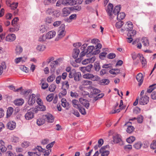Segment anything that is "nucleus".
<instances>
[{"mask_svg": "<svg viewBox=\"0 0 156 156\" xmlns=\"http://www.w3.org/2000/svg\"><path fill=\"white\" fill-rule=\"evenodd\" d=\"M18 5V3H12L11 4H10V7L12 9H15L17 7Z\"/></svg>", "mask_w": 156, "mask_h": 156, "instance_id": "obj_55", "label": "nucleus"}, {"mask_svg": "<svg viewBox=\"0 0 156 156\" xmlns=\"http://www.w3.org/2000/svg\"><path fill=\"white\" fill-rule=\"evenodd\" d=\"M47 39H50L54 37L56 35V32L51 30L48 32L46 34Z\"/></svg>", "mask_w": 156, "mask_h": 156, "instance_id": "obj_14", "label": "nucleus"}, {"mask_svg": "<svg viewBox=\"0 0 156 156\" xmlns=\"http://www.w3.org/2000/svg\"><path fill=\"white\" fill-rule=\"evenodd\" d=\"M113 142L115 143H119L120 145H123V142L121 139V136L119 135H116L113 137Z\"/></svg>", "mask_w": 156, "mask_h": 156, "instance_id": "obj_6", "label": "nucleus"}, {"mask_svg": "<svg viewBox=\"0 0 156 156\" xmlns=\"http://www.w3.org/2000/svg\"><path fill=\"white\" fill-rule=\"evenodd\" d=\"M137 56H139L140 58L141 62L142 67H144L147 64V62L146 59L144 58L142 55L138 54Z\"/></svg>", "mask_w": 156, "mask_h": 156, "instance_id": "obj_21", "label": "nucleus"}, {"mask_svg": "<svg viewBox=\"0 0 156 156\" xmlns=\"http://www.w3.org/2000/svg\"><path fill=\"white\" fill-rule=\"evenodd\" d=\"M16 36L14 34H8L6 37L5 40L6 41L12 42L16 39Z\"/></svg>", "mask_w": 156, "mask_h": 156, "instance_id": "obj_12", "label": "nucleus"}, {"mask_svg": "<svg viewBox=\"0 0 156 156\" xmlns=\"http://www.w3.org/2000/svg\"><path fill=\"white\" fill-rule=\"evenodd\" d=\"M94 70L96 71H98L101 69V66L100 63L98 62H96L94 64Z\"/></svg>", "mask_w": 156, "mask_h": 156, "instance_id": "obj_43", "label": "nucleus"}, {"mask_svg": "<svg viewBox=\"0 0 156 156\" xmlns=\"http://www.w3.org/2000/svg\"><path fill=\"white\" fill-rule=\"evenodd\" d=\"M46 48V47L45 45L43 44H40L38 45L36 48V49L41 51H42L45 50Z\"/></svg>", "mask_w": 156, "mask_h": 156, "instance_id": "obj_36", "label": "nucleus"}, {"mask_svg": "<svg viewBox=\"0 0 156 156\" xmlns=\"http://www.w3.org/2000/svg\"><path fill=\"white\" fill-rule=\"evenodd\" d=\"M142 146V143L140 141H138L135 143L133 145V147L136 149H140Z\"/></svg>", "mask_w": 156, "mask_h": 156, "instance_id": "obj_34", "label": "nucleus"}, {"mask_svg": "<svg viewBox=\"0 0 156 156\" xmlns=\"http://www.w3.org/2000/svg\"><path fill=\"white\" fill-rule=\"evenodd\" d=\"M33 151H39L41 153V152H43L44 150L40 146H37L36 148L33 150Z\"/></svg>", "mask_w": 156, "mask_h": 156, "instance_id": "obj_57", "label": "nucleus"}, {"mask_svg": "<svg viewBox=\"0 0 156 156\" xmlns=\"http://www.w3.org/2000/svg\"><path fill=\"white\" fill-rule=\"evenodd\" d=\"M125 27L126 31L131 30L133 29V25L131 22L128 21L126 22Z\"/></svg>", "mask_w": 156, "mask_h": 156, "instance_id": "obj_15", "label": "nucleus"}, {"mask_svg": "<svg viewBox=\"0 0 156 156\" xmlns=\"http://www.w3.org/2000/svg\"><path fill=\"white\" fill-rule=\"evenodd\" d=\"M145 95L141 97L139 100V103L142 105H144L147 104L149 101V98L147 96L146 93Z\"/></svg>", "mask_w": 156, "mask_h": 156, "instance_id": "obj_5", "label": "nucleus"}, {"mask_svg": "<svg viewBox=\"0 0 156 156\" xmlns=\"http://www.w3.org/2000/svg\"><path fill=\"white\" fill-rule=\"evenodd\" d=\"M150 147L151 148L153 149H156V141L153 140V142L151 144Z\"/></svg>", "mask_w": 156, "mask_h": 156, "instance_id": "obj_63", "label": "nucleus"}, {"mask_svg": "<svg viewBox=\"0 0 156 156\" xmlns=\"http://www.w3.org/2000/svg\"><path fill=\"white\" fill-rule=\"evenodd\" d=\"M49 28L45 25H42L40 27V30L42 33L46 32L49 30Z\"/></svg>", "mask_w": 156, "mask_h": 156, "instance_id": "obj_31", "label": "nucleus"}, {"mask_svg": "<svg viewBox=\"0 0 156 156\" xmlns=\"http://www.w3.org/2000/svg\"><path fill=\"white\" fill-rule=\"evenodd\" d=\"M11 141L14 143H17L19 141V138L17 137L13 136L12 137Z\"/></svg>", "mask_w": 156, "mask_h": 156, "instance_id": "obj_61", "label": "nucleus"}, {"mask_svg": "<svg viewBox=\"0 0 156 156\" xmlns=\"http://www.w3.org/2000/svg\"><path fill=\"white\" fill-rule=\"evenodd\" d=\"M72 103L73 106L76 108H77L78 107H80L81 105L80 104H78V101L76 100H72Z\"/></svg>", "mask_w": 156, "mask_h": 156, "instance_id": "obj_44", "label": "nucleus"}, {"mask_svg": "<svg viewBox=\"0 0 156 156\" xmlns=\"http://www.w3.org/2000/svg\"><path fill=\"white\" fill-rule=\"evenodd\" d=\"M124 24L123 22L122 21H119L117 22L115 24L116 27L118 29L120 28Z\"/></svg>", "mask_w": 156, "mask_h": 156, "instance_id": "obj_49", "label": "nucleus"}, {"mask_svg": "<svg viewBox=\"0 0 156 156\" xmlns=\"http://www.w3.org/2000/svg\"><path fill=\"white\" fill-rule=\"evenodd\" d=\"M76 2L74 0H62V4L64 5H73L76 4Z\"/></svg>", "mask_w": 156, "mask_h": 156, "instance_id": "obj_7", "label": "nucleus"}, {"mask_svg": "<svg viewBox=\"0 0 156 156\" xmlns=\"http://www.w3.org/2000/svg\"><path fill=\"white\" fill-rule=\"evenodd\" d=\"M100 90L97 88H93L92 91H91V92L93 94H96L100 93Z\"/></svg>", "mask_w": 156, "mask_h": 156, "instance_id": "obj_62", "label": "nucleus"}, {"mask_svg": "<svg viewBox=\"0 0 156 156\" xmlns=\"http://www.w3.org/2000/svg\"><path fill=\"white\" fill-rule=\"evenodd\" d=\"M35 97L36 95L34 94H32L30 96L28 102L29 105H31L34 104L35 102Z\"/></svg>", "mask_w": 156, "mask_h": 156, "instance_id": "obj_11", "label": "nucleus"}, {"mask_svg": "<svg viewBox=\"0 0 156 156\" xmlns=\"http://www.w3.org/2000/svg\"><path fill=\"white\" fill-rule=\"evenodd\" d=\"M126 16L125 14L123 12L119 13L117 14V18L118 20H121L124 19Z\"/></svg>", "mask_w": 156, "mask_h": 156, "instance_id": "obj_29", "label": "nucleus"}, {"mask_svg": "<svg viewBox=\"0 0 156 156\" xmlns=\"http://www.w3.org/2000/svg\"><path fill=\"white\" fill-rule=\"evenodd\" d=\"M32 152L29 151L28 154L30 156H39L41 155V153L39 151H35Z\"/></svg>", "mask_w": 156, "mask_h": 156, "instance_id": "obj_28", "label": "nucleus"}, {"mask_svg": "<svg viewBox=\"0 0 156 156\" xmlns=\"http://www.w3.org/2000/svg\"><path fill=\"white\" fill-rule=\"evenodd\" d=\"M54 97V94H51L48 95L46 98V99L47 101L48 102H51L53 100Z\"/></svg>", "mask_w": 156, "mask_h": 156, "instance_id": "obj_47", "label": "nucleus"}, {"mask_svg": "<svg viewBox=\"0 0 156 156\" xmlns=\"http://www.w3.org/2000/svg\"><path fill=\"white\" fill-rule=\"evenodd\" d=\"M128 31V33L127 34V36L128 37H133L136 34V31L135 30H129Z\"/></svg>", "mask_w": 156, "mask_h": 156, "instance_id": "obj_42", "label": "nucleus"}, {"mask_svg": "<svg viewBox=\"0 0 156 156\" xmlns=\"http://www.w3.org/2000/svg\"><path fill=\"white\" fill-rule=\"evenodd\" d=\"M83 78L88 79L92 80L93 81H98L100 79L98 76L94 75L90 73H87L84 74L83 76Z\"/></svg>", "mask_w": 156, "mask_h": 156, "instance_id": "obj_2", "label": "nucleus"}, {"mask_svg": "<svg viewBox=\"0 0 156 156\" xmlns=\"http://www.w3.org/2000/svg\"><path fill=\"white\" fill-rule=\"evenodd\" d=\"M113 5L111 3H109L108 6V8L106 10V11L108 15L111 17L113 13L116 15L117 14L120 10L121 8V5H120L116 6L113 10Z\"/></svg>", "mask_w": 156, "mask_h": 156, "instance_id": "obj_1", "label": "nucleus"}, {"mask_svg": "<svg viewBox=\"0 0 156 156\" xmlns=\"http://www.w3.org/2000/svg\"><path fill=\"white\" fill-rule=\"evenodd\" d=\"M62 22L61 21H56L53 23V26L54 27H57L61 25Z\"/></svg>", "mask_w": 156, "mask_h": 156, "instance_id": "obj_53", "label": "nucleus"}, {"mask_svg": "<svg viewBox=\"0 0 156 156\" xmlns=\"http://www.w3.org/2000/svg\"><path fill=\"white\" fill-rule=\"evenodd\" d=\"M55 77L54 75H52L51 76H49L47 79V81L48 82H52L55 79Z\"/></svg>", "mask_w": 156, "mask_h": 156, "instance_id": "obj_59", "label": "nucleus"}, {"mask_svg": "<svg viewBox=\"0 0 156 156\" xmlns=\"http://www.w3.org/2000/svg\"><path fill=\"white\" fill-rule=\"evenodd\" d=\"M74 80L76 81H79L81 78V75L80 72H75L74 74Z\"/></svg>", "mask_w": 156, "mask_h": 156, "instance_id": "obj_24", "label": "nucleus"}, {"mask_svg": "<svg viewBox=\"0 0 156 156\" xmlns=\"http://www.w3.org/2000/svg\"><path fill=\"white\" fill-rule=\"evenodd\" d=\"M9 87L10 90H12L15 92H18L19 91H22V87H21L19 88L16 89L15 87L12 85H10L9 86Z\"/></svg>", "mask_w": 156, "mask_h": 156, "instance_id": "obj_40", "label": "nucleus"}, {"mask_svg": "<svg viewBox=\"0 0 156 156\" xmlns=\"http://www.w3.org/2000/svg\"><path fill=\"white\" fill-rule=\"evenodd\" d=\"M142 42L145 46L147 47L149 45L148 40L146 37H143L142 38Z\"/></svg>", "mask_w": 156, "mask_h": 156, "instance_id": "obj_33", "label": "nucleus"}, {"mask_svg": "<svg viewBox=\"0 0 156 156\" xmlns=\"http://www.w3.org/2000/svg\"><path fill=\"white\" fill-rule=\"evenodd\" d=\"M135 140V138L133 136H131L127 138L126 139V141L129 144L133 142Z\"/></svg>", "mask_w": 156, "mask_h": 156, "instance_id": "obj_50", "label": "nucleus"}, {"mask_svg": "<svg viewBox=\"0 0 156 156\" xmlns=\"http://www.w3.org/2000/svg\"><path fill=\"white\" fill-rule=\"evenodd\" d=\"M58 62L57 60L53 61L51 63L50 66L52 71H54L55 70L56 66L58 65Z\"/></svg>", "mask_w": 156, "mask_h": 156, "instance_id": "obj_26", "label": "nucleus"}, {"mask_svg": "<svg viewBox=\"0 0 156 156\" xmlns=\"http://www.w3.org/2000/svg\"><path fill=\"white\" fill-rule=\"evenodd\" d=\"M79 101L80 103L84 106L86 108H89L90 106V103L89 101L86 99H84L82 98H80L79 99Z\"/></svg>", "mask_w": 156, "mask_h": 156, "instance_id": "obj_8", "label": "nucleus"}, {"mask_svg": "<svg viewBox=\"0 0 156 156\" xmlns=\"http://www.w3.org/2000/svg\"><path fill=\"white\" fill-rule=\"evenodd\" d=\"M6 68V66L4 62L2 64V65L0 66V75H1L3 72L4 69H5Z\"/></svg>", "mask_w": 156, "mask_h": 156, "instance_id": "obj_51", "label": "nucleus"}, {"mask_svg": "<svg viewBox=\"0 0 156 156\" xmlns=\"http://www.w3.org/2000/svg\"><path fill=\"white\" fill-rule=\"evenodd\" d=\"M45 21L46 24H50L53 22L52 18L51 17H47L45 20Z\"/></svg>", "mask_w": 156, "mask_h": 156, "instance_id": "obj_46", "label": "nucleus"}, {"mask_svg": "<svg viewBox=\"0 0 156 156\" xmlns=\"http://www.w3.org/2000/svg\"><path fill=\"white\" fill-rule=\"evenodd\" d=\"M35 108H31L25 114V117L26 120H28L32 119L34 117V114L33 111L35 110Z\"/></svg>", "mask_w": 156, "mask_h": 156, "instance_id": "obj_4", "label": "nucleus"}, {"mask_svg": "<svg viewBox=\"0 0 156 156\" xmlns=\"http://www.w3.org/2000/svg\"><path fill=\"white\" fill-rule=\"evenodd\" d=\"M86 52H85L84 51H82L80 53V57L78 58L76 60V61L77 63H80L83 59L82 57L85 56V55Z\"/></svg>", "mask_w": 156, "mask_h": 156, "instance_id": "obj_30", "label": "nucleus"}, {"mask_svg": "<svg viewBox=\"0 0 156 156\" xmlns=\"http://www.w3.org/2000/svg\"><path fill=\"white\" fill-rule=\"evenodd\" d=\"M120 70L119 69H111L109 71V73L112 74H117L120 73Z\"/></svg>", "mask_w": 156, "mask_h": 156, "instance_id": "obj_48", "label": "nucleus"}, {"mask_svg": "<svg viewBox=\"0 0 156 156\" xmlns=\"http://www.w3.org/2000/svg\"><path fill=\"white\" fill-rule=\"evenodd\" d=\"M47 39V38L44 34H43L39 37L38 39V41L41 42H43L46 41V40Z\"/></svg>", "mask_w": 156, "mask_h": 156, "instance_id": "obj_41", "label": "nucleus"}, {"mask_svg": "<svg viewBox=\"0 0 156 156\" xmlns=\"http://www.w3.org/2000/svg\"><path fill=\"white\" fill-rule=\"evenodd\" d=\"M6 126L8 129L13 130L16 127V123L13 121H10L7 123Z\"/></svg>", "mask_w": 156, "mask_h": 156, "instance_id": "obj_19", "label": "nucleus"}, {"mask_svg": "<svg viewBox=\"0 0 156 156\" xmlns=\"http://www.w3.org/2000/svg\"><path fill=\"white\" fill-rule=\"evenodd\" d=\"M136 78L137 81L139 82L138 85L140 86L143 82V74L141 73H139L136 76Z\"/></svg>", "mask_w": 156, "mask_h": 156, "instance_id": "obj_18", "label": "nucleus"}, {"mask_svg": "<svg viewBox=\"0 0 156 156\" xmlns=\"http://www.w3.org/2000/svg\"><path fill=\"white\" fill-rule=\"evenodd\" d=\"M94 47L93 46H89L87 47V51L86 52L87 56H88L90 54H92L94 49Z\"/></svg>", "mask_w": 156, "mask_h": 156, "instance_id": "obj_27", "label": "nucleus"}, {"mask_svg": "<svg viewBox=\"0 0 156 156\" xmlns=\"http://www.w3.org/2000/svg\"><path fill=\"white\" fill-rule=\"evenodd\" d=\"M61 91L59 94V97H62L63 96H65L67 94L66 89L63 87H62Z\"/></svg>", "mask_w": 156, "mask_h": 156, "instance_id": "obj_25", "label": "nucleus"}, {"mask_svg": "<svg viewBox=\"0 0 156 156\" xmlns=\"http://www.w3.org/2000/svg\"><path fill=\"white\" fill-rule=\"evenodd\" d=\"M77 109L79 110L80 112L83 115H85L86 114L85 109L81 105L80 107H78Z\"/></svg>", "mask_w": 156, "mask_h": 156, "instance_id": "obj_37", "label": "nucleus"}, {"mask_svg": "<svg viewBox=\"0 0 156 156\" xmlns=\"http://www.w3.org/2000/svg\"><path fill=\"white\" fill-rule=\"evenodd\" d=\"M56 88V86L54 84H52L49 87V90L51 92H53Z\"/></svg>", "mask_w": 156, "mask_h": 156, "instance_id": "obj_58", "label": "nucleus"}, {"mask_svg": "<svg viewBox=\"0 0 156 156\" xmlns=\"http://www.w3.org/2000/svg\"><path fill=\"white\" fill-rule=\"evenodd\" d=\"M45 119L43 117L42 118H41L38 119L37 120V124L39 126L43 125L44 124L45 122Z\"/></svg>", "mask_w": 156, "mask_h": 156, "instance_id": "obj_32", "label": "nucleus"}, {"mask_svg": "<svg viewBox=\"0 0 156 156\" xmlns=\"http://www.w3.org/2000/svg\"><path fill=\"white\" fill-rule=\"evenodd\" d=\"M24 103V101L23 99L22 98L15 100L14 101V103L15 105L17 106L22 105Z\"/></svg>", "mask_w": 156, "mask_h": 156, "instance_id": "obj_22", "label": "nucleus"}, {"mask_svg": "<svg viewBox=\"0 0 156 156\" xmlns=\"http://www.w3.org/2000/svg\"><path fill=\"white\" fill-rule=\"evenodd\" d=\"M82 85L83 86L91 85L92 83V81L88 80H84L82 82Z\"/></svg>", "mask_w": 156, "mask_h": 156, "instance_id": "obj_45", "label": "nucleus"}, {"mask_svg": "<svg viewBox=\"0 0 156 156\" xmlns=\"http://www.w3.org/2000/svg\"><path fill=\"white\" fill-rule=\"evenodd\" d=\"M41 88L43 89H45L48 87V84L46 82L41 83Z\"/></svg>", "mask_w": 156, "mask_h": 156, "instance_id": "obj_60", "label": "nucleus"}, {"mask_svg": "<svg viewBox=\"0 0 156 156\" xmlns=\"http://www.w3.org/2000/svg\"><path fill=\"white\" fill-rule=\"evenodd\" d=\"M30 144V143L29 142L25 141L23 142L21 144V146L23 147L27 148L29 146Z\"/></svg>", "mask_w": 156, "mask_h": 156, "instance_id": "obj_56", "label": "nucleus"}, {"mask_svg": "<svg viewBox=\"0 0 156 156\" xmlns=\"http://www.w3.org/2000/svg\"><path fill=\"white\" fill-rule=\"evenodd\" d=\"M110 82L108 79H104L100 81L99 83L101 85H106L108 84Z\"/></svg>", "mask_w": 156, "mask_h": 156, "instance_id": "obj_38", "label": "nucleus"}, {"mask_svg": "<svg viewBox=\"0 0 156 156\" xmlns=\"http://www.w3.org/2000/svg\"><path fill=\"white\" fill-rule=\"evenodd\" d=\"M65 31V26L64 24H61L59 28L58 33V36L59 38L61 39L64 37L66 34Z\"/></svg>", "mask_w": 156, "mask_h": 156, "instance_id": "obj_3", "label": "nucleus"}, {"mask_svg": "<svg viewBox=\"0 0 156 156\" xmlns=\"http://www.w3.org/2000/svg\"><path fill=\"white\" fill-rule=\"evenodd\" d=\"M71 10L69 8H64L62 10V15L63 16H66L70 14Z\"/></svg>", "mask_w": 156, "mask_h": 156, "instance_id": "obj_16", "label": "nucleus"}, {"mask_svg": "<svg viewBox=\"0 0 156 156\" xmlns=\"http://www.w3.org/2000/svg\"><path fill=\"white\" fill-rule=\"evenodd\" d=\"M61 105L63 107L65 108L66 110L69 109L70 108L69 104L67 102L65 98H62L61 100Z\"/></svg>", "mask_w": 156, "mask_h": 156, "instance_id": "obj_13", "label": "nucleus"}, {"mask_svg": "<svg viewBox=\"0 0 156 156\" xmlns=\"http://www.w3.org/2000/svg\"><path fill=\"white\" fill-rule=\"evenodd\" d=\"M155 89H156V83H154L149 86L147 89V92L150 93Z\"/></svg>", "mask_w": 156, "mask_h": 156, "instance_id": "obj_23", "label": "nucleus"}, {"mask_svg": "<svg viewBox=\"0 0 156 156\" xmlns=\"http://www.w3.org/2000/svg\"><path fill=\"white\" fill-rule=\"evenodd\" d=\"M13 111V109L11 107H9L7 111V117H9L12 114V112Z\"/></svg>", "mask_w": 156, "mask_h": 156, "instance_id": "obj_39", "label": "nucleus"}, {"mask_svg": "<svg viewBox=\"0 0 156 156\" xmlns=\"http://www.w3.org/2000/svg\"><path fill=\"white\" fill-rule=\"evenodd\" d=\"M60 14V11L58 10L53 11L52 16L54 17H57L59 16Z\"/></svg>", "mask_w": 156, "mask_h": 156, "instance_id": "obj_52", "label": "nucleus"}, {"mask_svg": "<svg viewBox=\"0 0 156 156\" xmlns=\"http://www.w3.org/2000/svg\"><path fill=\"white\" fill-rule=\"evenodd\" d=\"M22 48L19 45L16 46L15 49L16 53V55H20L22 51Z\"/></svg>", "mask_w": 156, "mask_h": 156, "instance_id": "obj_35", "label": "nucleus"}, {"mask_svg": "<svg viewBox=\"0 0 156 156\" xmlns=\"http://www.w3.org/2000/svg\"><path fill=\"white\" fill-rule=\"evenodd\" d=\"M104 94L103 93L99 94L94 98V100L96 101L99 99L102 98L104 96Z\"/></svg>", "mask_w": 156, "mask_h": 156, "instance_id": "obj_64", "label": "nucleus"}, {"mask_svg": "<svg viewBox=\"0 0 156 156\" xmlns=\"http://www.w3.org/2000/svg\"><path fill=\"white\" fill-rule=\"evenodd\" d=\"M64 87L67 89L69 88V84L67 81H65L62 83V87Z\"/></svg>", "mask_w": 156, "mask_h": 156, "instance_id": "obj_54", "label": "nucleus"}, {"mask_svg": "<svg viewBox=\"0 0 156 156\" xmlns=\"http://www.w3.org/2000/svg\"><path fill=\"white\" fill-rule=\"evenodd\" d=\"M43 117L46 119L48 122L52 123L54 121V118L52 115L50 114H47L45 115H43Z\"/></svg>", "mask_w": 156, "mask_h": 156, "instance_id": "obj_10", "label": "nucleus"}, {"mask_svg": "<svg viewBox=\"0 0 156 156\" xmlns=\"http://www.w3.org/2000/svg\"><path fill=\"white\" fill-rule=\"evenodd\" d=\"M80 51L79 49L75 48L73 49L72 56L74 58H76L78 56Z\"/></svg>", "mask_w": 156, "mask_h": 156, "instance_id": "obj_20", "label": "nucleus"}, {"mask_svg": "<svg viewBox=\"0 0 156 156\" xmlns=\"http://www.w3.org/2000/svg\"><path fill=\"white\" fill-rule=\"evenodd\" d=\"M131 123V122H128L125 124V125H126L127 126H128V127L126 129V131L127 133H129L133 132L134 129V128L133 126L130 125V124Z\"/></svg>", "mask_w": 156, "mask_h": 156, "instance_id": "obj_17", "label": "nucleus"}, {"mask_svg": "<svg viewBox=\"0 0 156 156\" xmlns=\"http://www.w3.org/2000/svg\"><path fill=\"white\" fill-rule=\"evenodd\" d=\"M107 147V146H103L100 149L99 152L101 153V156H108L109 154V151L105 150V148Z\"/></svg>", "mask_w": 156, "mask_h": 156, "instance_id": "obj_9", "label": "nucleus"}]
</instances>
